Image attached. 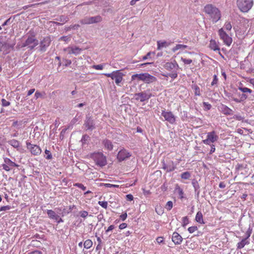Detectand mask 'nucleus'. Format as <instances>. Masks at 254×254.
Segmentation results:
<instances>
[{
	"label": "nucleus",
	"mask_w": 254,
	"mask_h": 254,
	"mask_svg": "<svg viewBox=\"0 0 254 254\" xmlns=\"http://www.w3.org/2000/svg\"><path fill=\"white\" fill-rule=\"evenodd\" d=\"M203 12L209 17V19L215 23L220 20L222 15L220 9L212 4H207L203 8Z\"/></svg>",
	"instance_id": "obj_1"
},
{
	"label": "nucleus",
	"mask_w": 254,
	"mask_h": 254,
	"mask_svg": "<svg viewBox=\"0 0 254 254\" xmlns=\"http://www.w3.org/2000/svg\"><path fill=\"white\" fill-rule=\"evenodd\" d=\"M236 4L240 11L248 12L254 5L253 0H237Z\"/></svg>",
	"instance_id": "obj_2"
},
{
	"label": "nucleus",
	"mask_w": 254,
	"mask_h": 254,
	"mask_svg": "<svg viewBox=\"0 0 254 254\" xmlns=\"http://www.w3.org/2000/svg\"><path fill=\"white\" fill-rule=\"evenodd\" d=\"M39 44L38 40L35 35L29 36L25 41L22 44L21 47H27L30 50H33Z\"/></svg>",
	"instance_id": "obj_3"
},
{
	"label": "nucleus",
	"mask_w": 254,
	"mask_h": 254,
	"mask_svg": "<svg viewBox=\"0 0 254 254\" xmlns=\"http://www.w3.org/2000/svg\"><path fill=\"white\" fill-rule=\"evenodd\" d=\"M103 74L107 77H110L112 79H115V83L117 85H119L122 81L124 76V74L120 70L114 71L110 73H103Z\"/></svg>",
	"instance_id": "obj_4"
},
{
	"label": "nucleus",
	"mask_w": 254,
	"mask_h": 254,
	"mask_svg": "<svg viewBox=\"0 0 254 254\" xmlns=\"http://www.w3.org/2000/svg\"><path fill=\"white\" fill-rule=\"evenodd\" d=\"M238 89H239V90H240V91L243 92L244 93L243 94L239 93L238 94V96L239 97V98H235L234 97H232V100L237 103H240L241 102H243V101H245L248 98L247 95L244 93H252V90L251 89L248 88L247 87H239Z\"/></svg>",
	"instance_id": "obj_5"
},
{
	"label": "nucleus",
	"mask_w": 254,
	"mask_h": 254,
	"mask_svg": "<svg viewBox=\"0 0 254 254\" xmlns=\"http://www.w3.org/2000/svg\"><path fill=\"white\" fill-rule=\"evenodd\" d=\"M218 34L225 45L227 46L231 45L233 41L232 38L224 31L223 28H222L218 30Z\"/></svg>",
	"instance_id": "obj_6"
},
{
	"label": "nucleus",
	"mask_w": 254,
	"mask_h": 254,
	"mask_svg": "<svg viewBox=\"0 0 254 254\" xmlns=\"http://www.w3.org/2000/svg\"><path fill=\"white\" fill-rule=\"evenodd\" d=\"M218 138V136L216 134L215 131L208 132L206 139L203 140L202 142L206 145H210L211 143L216 141Z\"/></svg>",
	"instance_id": "obj_7"
},
{
	"label": "nucleus",
	"mask_w": 254,
	"mask_h": 254,
	"mask_svg": "<svg viewBox=\"0 0 254 254\" xmlns=\"http://www.w3.org/2000/svg\"><path fill=\"white\" fill-rule=\"evenodd\" d=\"M5 164H2L3 169L6 171H9L14 167H20L19 169H23L19 164L12 162L11 160H4Z\"/></svg>",
	"instance_id": "obj_8"
},
{
	"label": "nucleus",
	"mask_w": 254,
	"mask_h": 254,
	"mask_svg": "<svg viewBox=\"0 0 254 254\" xmlns=\"http://www.w3.org/2000/svg\"><path fill=\"white\" fill-rule=\"evenodd\" d=\"M163 169L167 172H171L176 168V165L171 160H163Z\"/></svg>",
	"instance_id": "obj_9"
},
{
	"label": "nucleus",
	"mask_w": 254,
	"mask_h": 254,
	"mask_svg": "<svg viewBox=\"0 0 254 254\" xmlns=\"http://www.w3.org/2000/svg\"><path fill=\"white\" fill-rule=\"evenodd\" d=\"M161 115L165 118V120L170 124H173L175 123L176 118L172 112L163 111Z\"/></svg>",
	"instance_id": "obj_10"
},
{
	"label": "nucleus",
	"mask_w": 254,
	"mask_h": 254,
	"mask_svg": "<svg viewBox=\"0 0 254 254\" xmlns=\"http://www.w3.org/2000/svg\"><path fill=\"white\" fill-rule=\"evenodd\" d=\"M27 148L30 151L31 153L34 155H38L41 154V149L39 146L37 145H34L30 142H26Z\"/></svg>",
	"instance_id": "obj_11"
},
{
	"label": "nucleus",
	"mask_w": 254,
	"mask_h": 254,
	"mask_svg": "<svg viewBox=\"0 0 254 254\" xmlns=\"http://www.w3.org/2000/svg\"><path fill=\"white\" fill-rule=\"evenodd\" d=\"M102 18L100 16H96L85 18L81 21V23L84 24H90L100 22Z\"/></svg>",
	"instance_id": "obj_12"
},
{
	"label": "nucleus",
	"mask_w": 254,
	"mask_h": 254,
	"mask_svg": "<svg viewBox=\"0 0 254 254\" xmlns=\"http://www.w3.org/2000/svg\"><path fill=\"white\" fill-rule=\"evenodd\" d=\"M51 42V37L47 36L44 37L40 42V50L45 51L46 49L50 46Z\"/></svg>",
	"instance_id": "obj_13"
},
{
	"label": "nucleus",
	"mask_w": 254,
	"mask_h": 254,
	"mask_svg": "<svg viewBox=\"0 0 254 254\" xmlns=\"http://www.w3.org/2000/svg\"><path fill=\"white\" fill-rule=\"evenodd\" d=\"M64 51L66 52L68 54H74L77 55L81 53L82 49L76 46H69L64 48Z\"/></svg>",
	"instance_id": "obj_14"
},
{
	"label": "nucleus",
	"mask_w": 254,
	"mask_h": 254,
	"mask_svg": "<svg viewBox=\"0 0 254 254\" xmlns=\"http://www.w3.org/2000/svg\"><path fill=\"white\" fill-rule=\"evenodd\" d=\"M157 81V78L155 76L151 75L147 72L143 73V80L144 83L150 84Z\"/></svg>",
	"instance_id": "obj_15"
},
{
	"label": "nucleus",
	"mask_w": 254,
	"mask_h": 254,
	"mask_svg": "<svg viewBox=\"0 0 254 254\" xmlns=\"http://www.w3.org/2000/svg\"><path fill=\"white\" fill-rule=\"evenodd\" d=\"M151 96V94H147L145 92H140L135 94V99L142 102L148 100Z\"/></svg>",
	"instance_id": "obj_16"
},
{
	"label": "nucleus",
	"mask_w": 254,
	"mask_h": 254,
	"mask_svg": "<svg viewBox=\"0 0 254 254\" xmlns=\"http://www.w3.org/2000/svg\"><path fill=\"white\" fill-rule=\"evenodd\" d=\"M209 47L211 50L214 51H218L219 54L222 56L220 53V49L219 47L218 42H217L215 40L211 39L210 40Z\"/></svg>",
	"instance_id": "obj_17"
},
{
	"label": "nucleus",
	"mask_w": 254,
	"mask_h": 254,
	"mask_svg": "<svg viewBox=\"0 0 254 254\" xmlns=\"http://www.w3.org/2000/svg\"><path fill=\"white\" fill-rule=\"evenodd\" d=\"M172 240L175 245H179L182 243L183 238L179 233L177 232H174L172 235Z\"/></svg>",
	"instance_id": "obj_18"
},
{
	"label": "nucleus",
	"mask_w": 254,
	"mask_h": 254,
	"mask_svg": "<svg viewBox=\"0 0 254 254\" xmlns=\"http://www.w3.org/2000/svg\"><path fill=\"white\" fill-rule=\"evenodd\" d=\"M131 156L130 153L126 149L120 151L117 156V159H127Z\"/></svg>",
	"instance_id": "obj_19"
},
{
	"label": "nucleus",
	"mask_w": 254,
	"mask_h": 254,
	"mask_svg": "<svg viewBox=\"0 0 254 254\" xmlns=\"http://www.w3.org/2000/svg\"><path fill=\"white\" fill-rule=\"evenodd\" d=\"M236 169L238 171H242L244 170L246 172H248L249 170L248 167V165L246 162H243L242 163H238L236 166ZM241 173L243 174V172H241Z\"/></svg>",
	"instance_id": "obj_20"
},
{
	"label": "nucleus",
	"mask_w": 254,
	"mask_h": 254,
	"mask_svg": "<svg viewBox=\"0 0 254 254\" xmlns=\"http://www.w3.org/2000/svg\"><path fill=\"white\" fill-rule=\"evenodd\" d=\"M178 66L179 65L176 61L174 62H167L164 65V68L168 70H171Z\"/></svg>",
	"instance_id": "obj_21"
},
{
	"label": "nucleus",
	"mask_w": 254,
	"mask_h": 254,
	"mask_svg": "<svg viewBox=\"0 0 254 254\" xmlns=\"http://www.w3.org/2000/svg\"><path fill=\"white\" fill-rule=\"evenodd\" d=\"M90 157L92 159H105V156H104L103 153L100 151L91 154Z\"/></svg>",
	"instance_id": "obj_22"
},
{
	"label": "nucleus",
	"mask_w": 254,
	"mask_h": 254,
	"mask_svg": "<svg viewBox=\"0 0 254 254\" xmlns=\"http://www.w3.org/2000/svg\"><path fill=\"white\" fill-rule=\"evenodd\" d=\"M76 208V207L74 205H70L68 207L64 208L62 213V216L67 215L70 213L73 209H75Z\"/></svg>",
	"instance_id": "obj_23"
},
{
	"label": "nucleus",
	"mask_w": 254,
	"mask_h": 254,
	"mask_svg": "<svg viewBox=\"0 0 254 254\" xmlns=\"http://www.w3.org/2000/svg\"><path fill=\"white\" fill-rule=\"evenodd\" d=\"M221 112L226 115H230L233 114L232 110L225 105L222 106Z\"/></svg>",
	"instance_id": "obj_24"
},
{
	"label": "nucleus",
	"mask_w": 254,
	"mask_h": 254,
	"mask_svg": "<svg viewBox=\"0 0 254 254\" xmlns=\"http://www.w3.org/2000/svg\"><path fill=\"white\" fill-rule=\"evenodd\" d=\"M47 214L50 218L55 220H58L59 218V216L52 210H47Z\"/></svg>",
	"instance_id": "obj_25"
},
{
	"label": "nucleus",
	"mask_w": 254,
	"mask_h": 254,
	"mask_svg": "<svg viewBox=\"0 0 254 254\" xmlns=\"http://www.w3.org/2000/svg\"><path fill=\"white\" fill-rule=\"evenodd\" d=\"M249 242L247 241V238L242 239V240L237 244V249L238 250L243 248L245 245L249 244Z\"/></svg>",
	"instance_id": "obj_26"
},
{
	"label": "nucleus",
	"mask_w": 254,
	"mask_h": 254,
	"mask_svg": "<svg viewBox=\"0 0 254 254\" xmlns=\"http://www.w3.org/2000/svg\"><path fill=\"white\" fill-rule=\"evenodd\" d=\"M195 220L197 222L200 224H205V222L203 221V220L202 214L200 211H198L197 212L195 216Z\"/></svg>",
	"instance_id": "obj_27"
},
{
	"label": "nucleus",
	"mask_w": 254,
	"mask_h": 254,
	"mask_svg": "<svg viewBox=\"0 0 254 254\" xmlns=\"http://www.w3.org/2000/svg\"><path fill=\"white\" fill-rule=\"evenodd\" d=\"M169 45V44L165 41H157V50H160L163 48L168 47Z\"/></svg>",
	"instance_id": "obj_28"
},
{
	"label": "nucleus",
	"mask_w": 254,
	"mask_h": 254,
	"mask_svg": "<svg viewBox=\"0 0 254 254\" xmlns=\"http://www.w3.org/2000/svg\"><path fill=\"white\" fill-rule=\"evenodd\" d=\"M103 143V144H104L105 147L106 148H107V149H108L109 150H111L113 149V145L111 141H110L108 139H105V140H104Z\"/></svg>",
	"instance_id": "obj_29"
},
{
	"label": "nucleus",
	"mask_w": 254,
	"mask_h": 254,
	"mask_svg": "<svg viewBox=\"0 0 254 254\" xmlns=\"http://www.w3.org/2000/svg\"><path fill=\"white\" fill-rule=\"evenodd\" d=\"M188 48V46L186 45H183V44H177L175 47H174L172 51L173 52H176L177 51L179 50H184Z\"/></svg>",
	"instance_id": "obj_30"
},
{
	"label": "nucleus",
	"mask_w": 254,
	"mask_h": 254,
	"mask_svg": "<svg viewBox=\"0 0 254 254\" xmlns=\"http://www.w3.org/2000/svg\"><path fill=\"white\" fill-rule=\"evenodd\" d=\"M143 73H139V74H133L131 77V79L132 81L135 80L137 79V80H143Z\"/></svg>",
	"instance_id": "obj_31"
},
{
	"label": "nucleus",
	"mask_w": 254,
	"mask_h": 254,
	"mask_svg": "<svg viewBox=\"0 0 254 254\" xmlns=\"http://www.w3.org/2000/svg\"><path fill=\"white\" fill-rule=\"evenodd\" d=\"M175 190L178 192L179 198L183 199L184 198V191L178 185H177L175 187Z\"/></svg>",
	"instance_id": "obj_32"
},
{
	"label": "nucleus",
	"mask_w": 254,
	"mask_h": 254,
	"mask_svg": "<svg viewBox=\"0 0 254 254\" xmlns=\"http://www.w3.org/2000/svg\"><path fill=\"white\" fill-rule=\"evenodd\" d=\"M95 164L100 167H103L107 164V160H94Z\"/></svg>",
	"instance_id": "obj_33"
},
{
	"label": "nucleus",
	"mask_w": 254,
	"mask_h": 254,
	"mask_svg": "<svg viewBox=\"0 0 254 254\" xmlns=\"http://www.w3.org/2000/svg\"><path fill=\"white\" fill-rule=\"evenodd\" d=\"M86 127L88 129H92L94 128L93 121L89 119L85 123Z\"/></svg>",
	"instance_id": "obj_34"
},
{
	"label": "nucleus",
	"mask_w": 254,
	"mask_h": 254,
	"mask_svg": "<svg viewBox=\"0 0 254 254\" xmlns=\"http://www.w3.org/2000/svg\"><path fill=\"white\" fill-rule=\"evenodd\" d=\"M8 143L14 147V148H17L19 146V142L16 139H11L8 141Z\"/></svg>",
	"instance_id": "obj_35"
},
{
	"label": "nucleus",
	"mask_w": 254,
	"mask_h": 254,
	"mask_svg": "<svg viewBox=\"0 0 254 254\" xmlns=\"http://www.w3.org/2000/svg\"><path fill=\"white\" fill-rule=\"evenodd\" d=\"M58 20L62 22V23L61 24L58 22H56V24L57 25H61V24H63L66 23L68 20V18L66 16L62 15L60 17L59 19H58Z\"/></svg>",
	"instance_id": "obj_36"
},
{
	"label": "nucleus",
	"mask_w": 254,
	"mask_h": 254,
	"mask_svg": "<svg viewBox=\"0 0 254 254\" xmlns=\"http://www.w3.org/2000/svg\"><path fill=\"white\" fill-rule=\"evenodd\" d=\"M93 245V243L91 240L88 239L86 240L83 244L84 247L85 249H88L90 248Z\"/></svg>",
	"instance_id": "obj_37"
},
{
	"label": "nucleus",
	"mask_w": 254,
	"mask_h": 254,
	"mask_svg": "<svg viewBox=\"0 0 254 254\" xmlns=\"http://www.w3.org/2000/svg\"><path fill=\"white\" fill-rule=\"evenodd\" d=\"M190 173L189 172H184L181 175V178L184 180L190 179Z\"/></svg>",
	"instance_id": "obj_38"
},
{
	"label": "nucleus",
	"mask_w": 254,
	"mask_h": 254,
	"mask_svg": "<svg viewBox=\"0 0 254 254\" xmlns=\"http://www.w3.org/2000/svg\"><path fill=\"white\" fill-rule=\"evenodd\" d=\"M192 185L194 188L195 192H196V190L199 189V186L197 181L196 180L193 179L192 181Z\"/></svg>",
	"instance_id": "obj_39"
},
{
	"label": "nucleus",
	"mask_w": 254,
	"mask_h": 254,
	"mask_svg": "<svg viewBox=\"0 0 254 254\" xmlns=\"http://www.w3.org/2000/svg\"><path fill=\"white\" fill-rule=\"evenodd\" d=\"M224 28L228 31H230L232 29V25L230 21H226L224 25Z\"/></svg>",
	"instance_id": "obj_40"
},
{
	"label": "nucleus",
	"mask_w": 254,
	"mask_h": 254,
	"mask_svg": "<svg viewBox=\"0 0 254 254\" xmlns=\"http://www.w3.org/2000/svg\"><path fill=\"white\" fill-rule=\"evenodd\" d=\"M193 89H194V94L195 95L199 96L200 95V88L197 85H194Z\"/></svg>",
	"instance_id": "obj_41"
},
{
	"label": "nucleus",
	"mask_w": 254,
	"mask_h": 254,
	"mask_svg": "<svg viewBox=\"0 0 254 254\" xmlns=\"http://www.w3.org/2000/svg\"><path fill=\"white\" fill-rule=\"evenodd\" d=\"M156 213L159 215H161L163 213V208L161 206H157L155 208Z\"/></svg>",
	"instance_id": "obj_42"
},
{
	"label": "nucleus",
	"mask_w": 254,
	"mask_h": 254,
	"mask_svg": "<svg viewBox=\"0 0 254 254\" xmlns=\"http://www.w3.org/2000/svg\"><path fill=\"white\" fill-rule=\"evenodd\" d=\"M182 221H183L182 226L184 227H185L189 223V220L187 216L183 217Z\"/></svg>",
	"instance_id": "obj_43"
},
{
	"label": "nucleus",
	"mask_w": 254,
	"mask_h": 254,
	"mask_svg": "<svg viewBox=\"0 0 254 254\" xmlns=\"http://www.w3.org/2000/svg\"><path fill=\"white\" fill-rule=\"evenodd\" d=\"M73 186L81 189L83 190H86V187H85L83 184L81 183H75L73 185Z\"/></svg>",
	"instance_id": "obj_44"
},
{
	"label": "nucleus",
	"mask_w": 254,
	"mask_h": 254,
	"mask_svg": "<svg viewBox=\"0 0 254 254\" xmlns=\"http://www.w3.org/2000/svg\"><path fill=\"white\" fill-rule=\"evenodd\" d=\"M173 202L172 201H169L167 202L166 205V208L168 210H170L172 207H173Z\"/></svg>",
	"instance_id": "obj_45"
},
{
	"label": "nucleus",
	"mask_w": 254,
	"mask_h": 254,
	"mask_svg": "<svg viewBox=\"0 0 254 254\" xmlns=\"http://www.w3.org/2000/svg\"><path fill=\"white\" fill-rule=\"evenodd\" d=\"M92 67L96 70H102L104 68L103 64L93 65Z\"/></svg>",
	"instance_id": "obj_46"
},
{
	"label": "nucleus",
	"mask_w": 254,
	"mask_h": 254,
	"mask_svg": "<svg viewBox=\"0 0 254 254\" xmlns=\"http://www.w3.org/2000/svg\"><path fill=\"white\" fill-rule=\"evenodd\" d=\"M79 214L81 217L85 218L88 216V213L86 211H81L79 212Z\"/></svg>",
	"instance_id": "obj_47"
},
{
	"label": "nucleus",
	"mask_w": 254,
	"mask_h": 254,
	"mask_svg": "<svg viewBox=\"0 0 254 254\" xmlns=\"http://www.w3.org/2000/svg\"><path fill=\"white\" fill-rule=\"evenodd\" d=\"M98 204L104 208L106 209L108 206V203L107 201H98Z\"/></svg>",
	"instance_id": "obj_48"
},
{
	"label": "nucleus",
	"mask_w": 254,
	"mask_h": 254,
	"mask_svg": "<svg viewBox=\"0 0 254 254\" xmlns=\"http://www.w3.org/2000/svg\"><path fill=\"white\" fill-rule=\"evenodd\" d=\"M11 209V206L9 205L3 206L0 207V211H5Z\"/></svg>",
	"instance_id": "obj_49"
},
{
	"label": "nucleus",
	"mask_w": 254,
	"mask_h": 254,
	"mask_svg": "<svg viewBox=\"0 0 254 254\" xmlns=\"http://www.w3.org/2000/svg\"><path fill=\"white\" fill-rule=\"evenodd\" d=\"M197 230V226H191L190 227L188 230L190 233H192L194 231H196Z\"/></svg>",
	"instance_id": "obj_50"
},
{
	"label": "nucleus",
	"mask_w": 254,
	"mask_h": 254,
	"mask_svg": "<svg viewBox=\"0 0 254 254\" xmlns=\"http://www.w3.org/2000/svg\"><path fill=\"white\" fill-rule=\"evenodd\" d=\"M181 60L183 62V63L185 64H190L192 62L191 59H184L183 58H181Z\"/></svg>",
	"instance_id": "obj_51"
},
{
	"label": "nucleus",
	"mask_w": 254,
	"mask_h": 254,
	"mask_svg": "<svg viewBox=\"0 0 254 254\" xmlns=\"http://www.w3.org/2000/svg\"><path fill=\"white\" fill-rule=\"evenodd\" d=\"M70 39V37L69 36H62L60 38V40H62L63 41H64L65 42H67L69 41Z\"/></svg>",
	"instance_id": "obj_52"
},
{
	"label": "nucleus",
	"mask_w": 254,
	"mask_h": 254,
	"mask_svg": "<svg viewBox=\"0 0 254 254\" xmlns=\"http://www.w3.org/2000/svg\"><path fill=\"white\" fill-rule=\"evenodd\" d=\"M103 186L107 187V188H118L119 185H112L111 184H103Z\"/></svg>",
	"instance_id": "obj_53"
},
{
	"label": "nucleus",
	"mask_w": 254,
	"mask_h": 254,
	"mask_svg": "<svg viewBox=\"0 0 254 254\" xmlns=\"http://www.w3.org/2000/svg\"><path fill=\"white\" fill-rule=\"evenodd\" d=\"M45 153L46 155V159H51L52 158V154L48 150L46 149L45 151Z\"/></svg>",
	"instance_id": "obj_54"
},
{
	"label": "nucleus",
	"mask_w": 254,
	"mask_h": 254,
	"mask_svg": "<svg viewBox=\"0 0 254 254\" xmlns=\"http://www.w3.org/2000/svg\"><path fill=\"white\" fill-rule=\"evenodd\" d=\"M217 82H218V78H217V75H214L213 76V81H212L211 84L212 86L214 85L217 83Z\"/></svg>",
	"instance_id": "obj_55"
},
{
	"label": "nucleus",
	"mask_w": 254,
	"mask_h": 254,
	"mask_svg": "<svg viewBox=\"0 0 254 254\" xmlns=\"http://www.w3.org/2000/svg\"><path fill=\"white\" fill-rule=\"evenodd\" d=\"M126 197L127 201H132L133 199V196L131 194L126 195Z\"/></svg>",
	"instance_id": "obj_56"
},
{
	"label": "nucleus",
	"mask_w": 254,
	"mask_h": 254,
	"mask_svg": "<svg viewBox=\"0 0 254 254\" xmlns=\"http://www.w3.org/2000/svg\"><path fill=\"white\" fill-rule=\"evenodd\" d=\"M203 104L207 110H209L211 108V105L207 102H203Z\"/></svg>",
	"instance_id": "obj_57"
},
{
	"label": "nucleus",
	"mask_w": 254,
	"mask_h": 254,
	"mask_svg": "<svg viewBox=\"0 0 254 254\" xmlns=\"http://www.w3.org/2000/svg\"><path fill=\"white\" fill-rule=\"evenodd\" d=\"M2 104L3 106H8L10 105V103L8 101H7L5 99H2L1 100Z\"/></svg>",
	"instance_id": "obj_58"
},
{
	"label": "nucleus",
	"mask_w": 254,
	"mask_h": 254,
	"mask_svg": "<svg viewBox=\"0 0 254 254\" xmlns=\"http://www.w3.org/2000/svg\"><path fill=\"white\" fill-rule=\"evenodd\" d=\"M115 228V226L113 225H110L108 229L106 230L105 232L106 234H108L110 231L113 230Z\"/></svg>",
	"instance_id": "obj_59"
},
{
	"label": "nucleus",
	"mask_w": 254,
	"mask_h": 254,
	"mask_svg": "<svg viewBox=\"0 0 254 254\" xmlns=\"http://www.w3.org/2000/svg\"><path fill=\"white\" fill-rule=\"evenodd\" d=\"M127 217V213H123L120 215V218L123 220L125 221Z\"/></svg>",
	"instance_id": "obj_60"
},
{
	"label": "nucleus",
	"mask_w": 254,
	"mask_h": 254,
	"mask_svg": "<svg viewBox=\"0 0 254 254\" xmlns=\"http://www.w3.org/2000/svg\"><path fill=\"white\" fill-rule=\"evenodd\" d=\"M127 227V224L125 223H123L119 225V229L122 230V229L126 228Z\"/></svg>",
	"instance_id": "obj_61"
},
{
	"label": "nucleus",
	"mask_w": 254,
	"mask_h": 254,
	"mask_svg": "<svg viewBox=\"0 0 254 254\" xmlns=\"http://www.w3.org/2000/svg\"><path fill=\"white\" fill-rule=\"evenodd\" d=\"M169 76H170L171 78L175 79L177 77L178 74L176 72H174V73L169 74Z\"/></svg>",
	"instance_id": "obj_62"
},
{
	"label": "nucleus",
	"mask_w": 254,
	"mask_h": 254,
	"mask_svg": "<svg viewBox=\"0 0 254 254\" xmlns=\"http://www.w3.org/2000/svg\"><path fill=\"white\" fill-rule=\"evenodd\" d=\"M156 241L157 243H158L159 244L162 243L164 242L163 238L161 237H159L156 239Z\"/></svg>",
	"instance_id": "obj_63"
},
{
	"label": "nucleus",
	"mask_w": 254,
	"mask_h": 254,
	"mask_svg": "<svg viewBox=\"0 0 254 254\" xmlns=\"http://www.w3.org/2000/svg\"><path fill=\"white\" fill-rule=\"evenodd\" d=\"M28 254H42V252L39 251H34L33 252H30Z\"/></svg>",
	"instance_id": "obj_64"
}]
</instances>
